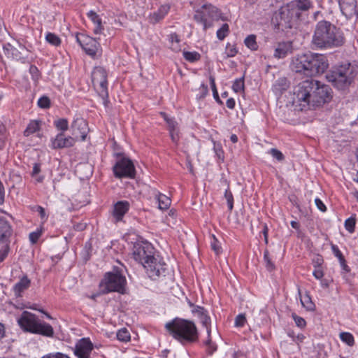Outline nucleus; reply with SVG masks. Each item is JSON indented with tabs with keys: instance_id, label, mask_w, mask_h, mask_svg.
<instances>
[{
	"instance_id": "nucleus-1",
	"label": "nucleus",
	"mask_w": 358,
	"mask_h": 358,
	"mask_svg": "<svg viewBox=\"0 0 358 358\" xmlns=\"http://www.w3.org/2000/svg\"><path fill=\"white\" fill-rule=\"evenodd\" d=\"M331 97V89L328 85L314 79H307L294 87L292 102L303 110L310 106H321L330 101Z\"/></svg>"
},
{
	"instance_id": "nucleus-2",
	"label": "nucleus",
	"mask_w": 358,
	"mask_h": 358,
	"mask_svg": "<svg viewBox=\"0 0 358 358\" xmlns=\"http://www.w3.org/2000/svg\"><path fill=\"white\" fill-rule=\"evenodd\" d=\"M345 38L341 29L327 20L319 21L315 26L312 44L319 49H334L342 47Z\"/></svg>"
},
{
	"instance_id": "nucleus-3",
	"label": "nucleus",
	"mask_w": 358,
	"mask_h": 358,
	"mask_svg": "<svg viewBox=\"0 0 358 358\" xmlns=\"http://www.w3.org/2000/svg\"><path fill=\"white\" fill-rule=\"evenodd\" d=\"M329 63L325 55L312 52L299 54L294 57L291 68L296 73L307 76H315L323 73L328 68Z\"/></svg>"
},
{
	"instance_id": "nucleus-4",
	"label": "nucleus",
	"mask_w": 358,
	"mask_h": 358,
	"mask_svg": "<svg viewBox=\"0 0 358 358\" xmlns=\"http://www.w3.org/2000/svg\"><path fill=\"white\" fill-rule=\"evenodd\" d=\"M357 76L358 64L355 62H344L331 66L325 78L334 87L345 90L355 82Z\"/></svg>"
},
{
	"instance_id": "nucleus-5",
	"label": "nucleus",
	"mask_w": 358,
	"mask_h": 358,
	"mask_svg": "<svg viewBox=\"0 0 358 358\" xmlns=\"http://www.w3.org/2000/svg\"><path fill=\"white\" fill-rule=\"evenodd\" d=\"M165 329L170 336L182 345L194 343L199 341V330L192 320L175 317L166 323Z\"/></svg>"
},
{
	"instance_id": "nucleus-6",
	"label": "nucleus",
	"mask_w": 358,
	"mask_h": 358,
	"mask_svg": "<svg viewBox=\"0 0 358 358\" xmlns=\"http://www.w3.org/2000/svg\"><path fill=\"white\" fill-rule=\"evenodd\" d=\"M127 280L118 269L107 272L101 280L99 285L98 295H103L110 292L124 294Z\"/></svg>"
},
{
	"instance_id": "nucleus-7",
	"label": "nucleus",
	"mask_w": 358,
	"mask_h": 358,
	"mask_svg": "<svg viewBox=\"0 0 358 358\" xmlns=\"http://www.w3.org/2000/svg\"><path fill=\"white\" fill-rule=\"evenodd\" d=\"M92 82L93 87L103 99V103L108 106V92L106 71L101 66L95 67L92 73Z\"/></svg>"
},
{
	"instance_id": "nucleus-8",
	"label": "nucleus",
	"mask_w": 358,
	"mask_h": 358,
	"mask_svg": "<svg viewBox=\"0 0 358 358\" xmlns=\"http://www.w3.org/2000/svg\"><path fill=\"white\" fill-rule=\"evenodd\" d=\"M134 259L141 263L143 266L148 264L156 255L155 248L151 243L148 241H140L134 243L132 249Z\"/></svg>"
},
{
	"instance_id": "nucleus-9",
	"label": "nucleus",
	"mask_w": 358,
	"mask_h": 358,
	"mask_svg": "<svg viewBox=\"0 0 358 358\" xmlns=\"http://www.w3.org/2000/svg\"><path fill=\"white\" fill-rule=\"evenodd\" d=\"M120 157L113 167V173L117 178H134L136 169L132 161L122 154H117Z\"/></svg>"
},
{
	"instance_id": "nucleus-10",
	"label": "nucleus",
	"mask_w": 358,
	"mask_h": 358,
	"mask_svg": "<svg viewBox=\"0 0 358 358\" xmlns=\"http://www.w3.org/2000/svg\"><path fill=\"white\" fill-rule=\"evenodd\" d=\"M144 268L146 271L149 278L156 280L160 277H165L169 273V269L166 264L159 255L152 257L148 264H144Z\"/></svg>"
},
{
	"instance_id": "nucleus-11",
	"label": "nucleus",
	"mask_w": 358,
	"mask_h": 358,
	"mask_svg": "<svg viewBox=\"0 0 358 358\" xmlns=\"http://www.w3.org/2000/svg\"><path fill=\"white\" fill-rule=\"evenodd\" d=\"M76 41L81 46L83 50L88 55L94 57L101 46L96 38L84 34H78L76 35Z\"/></svg>"
},
{
	"instance_id": "nucleus-12",
	"label": "nucleus",
	"mask_w": 358,
	"mask_h": 358,
	"mask_svg": "<svg viewBox=\"0 0 358 358\" xmlns=\"http://www.w3.org/2000/svg\"><path fill=\"white\" fill-rule=\"evenodd\" d=\"M94 345L89 338H83L76 343L73 352L78 358H90Z\"/></svg>"
},
{
	"instance_id": "nucleus-13",
	"label": "nucleus",
	"mask_w": 358,
	"mask_h": 358,
	"mask_svg": "<svg viewBox=\"0 0 358 358\" xmlns=\"http://www.w3.org/2000/svg\"><path fill=\"white\" fill-rule=\"evenodd\" d=\"M71 128L72 130V137L76 138L77 142L78 140L84 141L87 137L89 128L87 122L81 117L75 119L71 123Z\"/></svg>"
},
{
	"instance_id": "nucleus-14",
	"label": "nucleus",
	"mask_w": 358,
	"mask_h": 358,
	"mask_svg": "<svg viewBox=\"0 0 358 358\" xmlns=\"http://www.w3.org/2000/svg\"><path fill=\"white\" fill-rule=\"evenodd\" d=\"M272 20L273 23H275L277 28L281 30L291 29L294 24L289 15V12L285 10L284 6L275 13Z\"/></svg>"
},
{
	"instance_id": "nucleus-15",
	"label": "nucleus",
	"mask_w": 358,
	"mask_h": 358,
	"mask_svg": "<svg viewBox=\"0 0 358 358\" xmlns=\"http://www.w3.org/2000/svg\"><path fill=\"white\" fill-rule=\"evenodd\" d=\"M38 320L37 317L28 311H24L17 320L18 324L24 331L34 333Z\"/></svg>"
},
{
	"instance_id": "nucleus-16",
	"label": "nucleus",
	"mask_w": 358,
	"mask_h": 358,
	"mask_svg": "<svg viewBox=\"0 0 358 358\" xmlns=\"http://www.w3.org/2000/svg\"><path fill=\"white\" fill-rule=\"evenodd\" d=\"M52 148L63 149L73 147L76 143V138L71 136H66L64 133H59L51 140Z\"/></svg>"
},
{
	"instance_id": "nucleus-17",
	"label": "nucleus",
	"mask_w": 358,
	"mask_h": 358,
	"mask_svg": "<svg viewBox=\"0 0 358 358\" xmlns=\"http://www.w3.org/2000/svg\"><path fill=\"white\" fill-rule=\"evenodd\" d=\"M338 2L341 10L347 19H351L358 13L356 0H339Z\"/></svg>"
},
{
	"instance_id": "nucleus-18",
	"label": "nucleus",
	"mask_w": 358,
	"mask_h": 358,
	"mask_svg": "<svg viewBox=\"0 0 358 358\" xmlns=\"http://www.w3.org/2000/svg\"><path fill=\"white\" fill-rule=\"evenodd\" d=\"M292 51V42L291 41H282L279 42L276 48L273 56L278 59L285 58L288 54Z\"/></svg>"
},
{
	"instance_id": "nucleus-19",
	"label": "nucleus",
	"mask_w": 358,
	"mask_h": 358,
	"mask_svg": "<svg viewBox=\"0 0 358 358\" xmlns=\"http://www.w3.org/2000/svg\"><path fill=\"white\" fill-rule=\"evenodd\" d=\"M130 204L127 201H117L114 205L113 216L116 218L117 221L122 219L123 216L127 213L129 209Z\"/></svg>"
},
{
	"instance_id": "nucleus-20",
	"label": "nucleus",
	"mask_w": 358,
	"mask_h": 358,
	"mask_svg": "<svg viewBox=\"0 0 358 358\" xmlns=\"http://www.w3.org/2000/svg\"><path fill=\"white\" fill-rule=\"evenodd\" d=\"M11 227L3 217H0V243H6L11 235Z\"/></svg>"
},
{
	"instance_id": "nucleus-21",
	"label": "nucleus",
	"mask_w": 358,
	"mask_h": 358,
	"mask_svg": "<svg viewBox=\"0 0 358 358\" xmlns=\"http://www.w3.org/2000/svg\"><path fill=\"white\" fill-rule=\"evenodd\" d=\"M31 285V280L27 275H24L20 278V281L17 282L13 288L14 294L16 297H21L22 292L27 290Z\"/></svg>"
},
{
	"instance_id": "nucleus-22",
	"label": "nucleus",
	"mask_w": 358,
	"mask_h": 358,
	"mask_svg": "<svg viewBox=\"0 0 358 358\" xmlns=\"http://www.w3.org/2000/svg\"><path fill=\"white\" fill-rule=\"evenodd\" d=\"M289 81L285 77H282L276 80L273 85V92L277 96H280L289 87Z\"/></svg>"
},
{
	"instance_id": "nucleus-23",
	"label": "nucleus",
	"mask_w": 358,
	"mask_h": 358,
	"mask_svg": "<svg viewBox=\"0 0 358 358\" xmlns=\"http://www.w3.org/2000/svg\"><path fill=\"white\" fill-rule=\"evenodd\" d=\"M33 334H41L47 337H52L54 335V330L50 324L38 321Z\"/></svg>"
},
{
	"instance_id": "nucleus-24",
	"label": "nucleus",
	"mask_w": 358,
	"mask_h": 358,
	"mask_svg": "<svg viewBox=\"0 0 358 358\" xmlns=\"http://www.w3.org/2000/svg\"><path fill=\"white\" fill-rule=\"evenodd\" d=\"M192 313L197 315L203 326H206L208 323H210V317L208 315V311L203 307H194V309L192 310Z\"/></svg>"
},
{
	"instance_id": "nucleus-25",
	"label": "nucleus",
	"mask_w": 358,
	"mask_h": 358,
	"mask_svg": "<svg viewBox=\"0 0 358 358\" xmlns=\"http://www.w3.org/2000/svg\"><path fill=\"white\" fill-rule=\"evenodd\" d=\"M3 52L8 58L15 60H19L22 58L20 52L10 43L3 45Z\"/></svg>"
},
{
	"instance_id": "nucleus-26",
	"label": "nucleus",
	"mask_w": 358,
	"mask_h": 358,
	"mask_svg": "<svg viewBox=\"0 0 358 358\" xmlns=\"http://www.w3.org/2000/svg\"><path fill=\"white\" fill-rule=\"evenodd\" d=\"M291 3L294 4L293 6L301 13L308 11L313 6L310 0H294L291 1Z\"/></svg>"
},
{
	"instance_id": "nucleus-27",
	"label": "nucleus",
	"mask_w": 358,
	"mask_h": 358,
	"mask_svg": "<svg viewBox=\"0 0 358 358\" xmlns=\"http://www.w3.org/2000/svg\"><path fill=\"white\" fill-rule=\"evenodd\" d=\"M155 197L157 199L159 209L166 210L171 206V200L165 194L158 192L156 194Z\"/></svg>"
},
{
	"instance_id": "nucleus-28",
	"label": "nucleus",
	"mask_w": 358,
	"mask_h": 358,
	"mask_svg": "<svg viewBox=\"0 0 358 358\" xmlns=\"http://www.w3.org/2000/svg\"><path fill=\"white\" fill-rule=\"evenodd\" d=\"M294 4L291 2L287 3L285 7V10L289 12V15L290 16L291 20H292L293 23L297 22L298 20H301V13L299 12L296 7L293 6Z\"/></svg>"
},
{
	"instance_id": "nucleus-29",
	"label": "nucleus",
	"mask_w": 358,
	"mask_h": 358,
	"mask_svg": "<svg viewBox=\"0 0 358 358\" xmlns=\"http://www.w3.org/2000/svg\"><path fill=\"white\" fill-rule=\"evenodd\" d=\"M169 8L166 6H162L160 8L152 13L150 16L151 20L153 23H156L162 20L164 15L168 13Z\"/></svg>"
},
{
	"instance_id": "nucleus-30",
	"label": "nucleus",
	"mask_w": 358,
	"mask_h": 358,
	"mask_svg": "<svg viewBox=\"0 0 358 358\" xmlns=\"http://www.w3.org/2000/svg\"><path fill=\"white\" fill-rule=\"evenodd\" d=\"M201 8L208 10V15L213 19L217 20L220 16V11L219 10V9L211 4H203L201 6Z\"/></svg>"
},
{
	"instance_id": "nucleus-31",
	"label": "nucleus",
	"mask_w": 358,
	"mask_h": 358,
	"mask_svg": "<svg viewBox=\"0 0 358 358\" xmlns=\"http://www.w3.org/2000/svg\"><path fill=\"white\" fill-rule=\"evenodd\" d=\"M194 20L196 22L202 24L204 30H206L211 26V24L208 23L204 13L201 11L197 10L196 12V14L194 15Z\"/></svg>"
},
{
	"instance_id": "nucleus-32",
	"label": "nucleus",
	"mask_w": 358,
	"mask_h": 358,
	"mask_svg": "<svg viewBox=\"0 0 358 358\" xmlns=\"http://www.w3.org/2000/svg\"><path fill=\"white\" fill-rule=\"evenodd\" d=\"M301 303L303 307H304L307 310L313 311L315 308V306L312 301L308 294H306L301 299Z\"/></svg>"
},
{
	"instance_id": "nucleus-33",
	"label": "nucleus",
	"mask_w": 358,
	"mask_h": 358,
	"mask_svg": "<svg viewBox=\"0 0 358 358\" xmlns=\"http://www.w3.org/2000/svg\"><path fill=\"white\" fill-rule=\"evenodd\" d=\"M54 126L60 133H64L69 129V122L66 118H59L54 121Z\"/></svg>"
},
{
	"instance_id": "nucleus-34",
	"label": "nucleus",
	"mask_w": 358,
	"mask_h": 358,
	"mask_svg": "<svg viewBox=\"0 0 358 358\" xmlns=\"http://www.w3.org/2000/svg\"><path fill=\"white\" fill-rule=\"evenodd\" d=\"M40 128V122L38 120L31 121L25 129L24 134V136H29V135L35 133Z\"/></svg>"
},
{
	"instance_id": "nucleus-35",
	"label": "nucleus",
	"mask_w": 358,
	"mask_h": 358,
	"mask_svg": "<svg viewBox=\"0 0 358 358\" xmlns=\"http://www.w3.org/2000/svg\"><path fill=\"white\" fill-rule=\"evenodd\" d=\"M45 40L48 43L55 47L59 46L62 42L60 38L57 35L51 32L47 33Z\"/></svg>"
},
{
	"instance_id": "nucleus-36",
	"label": "nucleus",
	"mask_w": 358,
	"mask_h": 358,
	"mask_svg": "<svg viewBox=\"0 0 358 358\" xmlns=\"http://www.w3.org/2000/svg\"><path fill=\"white\" fill-rule=\"evenodd\" d=\"M245 45L251 50H257L258 45L256 41V36L251 34L247 36L244 41Z\"/></svg>"
},
{
	"instance_id": "nucleus-37",
	"label": "nucleus",
	"mask_w": 358,
	"mask_h": 358,
	"mask_svg": "<svg viewBox=\"0 0 358 358\" xmlns=\"http://www.w3.org/2000/svg\"><path fill=\"white\" fill-rule=\"evenodd\" d=\"M184 58L189 62H194L196 61H199L201 58V55L197 52H189V51H184L182 52Z\"/></svg>"
},
{
	"instance_id": "nucleus-38",
	"label": "nucleus",
	"mask_w": 358,
	"mask_h": 358,
	"mask_svg": "<svg viewBox=\"0 0 358 358\" xmlns=\"http://www.w3.org/2000/svg\"><path fill=\"white\" fill-rule=\"evenodd\" d=\"M224 182L227 183V185L229 186V183L227 180H224ZM224 197L227 201V206L229 208V211H231L234 208V196L231 193V192L229 189V187L225 190L224 192Z\"/></svg>"
},
{
	"instance_id": "nucleus-39",
	"label": "nucleus",
	"mask_w": 358,
	"mask_h": 358,
	"mask_svg": "<svg viewBox=\"0 0 358 358\" xmlns=\"http://www.w3.org/2000/svg\"><path fill=\"white\" fill-rule=\"evenodd\" d=\"M264 261L265 262V266L268 271H272L275 268L273 262L269 257L268 250H265L264 252Z\"/></svg>"
},
{
	"instance_id": "nucleus-40",
	"label": "nucleus",
	"mask_w": 358,
	"mask_h": 358,
	"mask_svg": "<svg viewBox=\"0 0 358 358\" xmlns=\"http://www.w3.org/2000/svg\"><path fill=\"white\" fill-rule=\"evenodd\" d=\"M229 32V27L228 24L224 23L222 26L217 31V37L220 40H224V38L228 35Z\"/></svg>"
},
{
	"instance_id": "nucleus-41",
	"label": "nucleus",
	"mask_w": 358,
	"mask_h": 358,
	"mask_svg": "<svg viewBox=\"0 0 358 358\" xmlns=\"http://www.w3.org/2000/svg\"><path fill=\"white\" fill-rule=\"evenodd\" d=\"M340 338L344 343H345L349 346H352L355 343V340L353 336L348 332H342L340 334Z\"/></svg>"
},
{
	"instance_id": "nucleus-42",
	"label": "nucleus",
	"mask_w": 358,
	"mask_h": 358,
	"mask_svg": "<svg viewBox=\"0 0 358 358\" xmlns=\"http://www.w3.org/2000/svg\"><path fill=\"white\" fill-rule=\"evenodd\" d=\"M117 338L120 341L127 342L130 340V334L126 328H122L117 331Z\"/></svg>"
},
{
	"instance_id": "nucleus-43",
	"label": "nucleus",
	"mask_w": 358,
	"mask_h": 358,
	"mask_svg": "<svg viewBox=\"0 0 358 358\" xmlns=\"http://www.w3.org/2000/svg\"><path fill=\"white\" fill-rule=\"evenodd\" d=\"M209 80H210V87H211L212 91H213V94L214 99L216 100L217 102L222 104V102L220 99V96H219L217 88H216L215 78L213 76H210L209 77Z\"/></svg>"
},
{
	"instance_id": "nucleus-44",
	"label": "nucleus",
	"mask_w": 358,
	"mask_h": 358,
	"mask_svg": "<svg viewBox=\"0 0 358 358\" xmlns=\"http://www.w3.org/2000/svg\"><path fill=\"white\" fill-rule=\"evenodd\" d=\"M244 78L236 79L232 85V89L235 92H240L244 90Z\"/></svg>"
},
{
	"instance_id": "nucleus-45",
	"label": "nucleus",
	"mask_w": 358,
	"mask_h": 358,
	"mask_svg": "<svg viewBox=\"0 0 358 358\" xmlns=\"http://www.w3.org/2000/svg\"><path fill=\"white\" fill-rule=\"evenodd\" d=\"M355 219L353 217H350L345 221V227L346 230L350 233H353L355 231Z\"/></svg>"
},
{
	"instance_id": "nucleus-46",
	"label": "nucleus",
	"mask_w": 358,
	"mask_h": 358,
	"mask_svg": "<svg viewBox=\"0 0 358 358\" xmlns=\"http://www.w3.org/2000/svg\"><path fill=\"white\" fill-rule=\"evenodd\" d=\"M6 129L4 125L0 124V150H2L5 145L6 139Z\"/></svg>"
},
{
	"instance_id": "nucleus-47",
	"label": "nucleus",
	"mask_w": 358,
	"mask_h": 358,
	"mask_svg": "<svg viewBox=\"0 0 358 358\" xmlns=\"http://www.w3.org/2000/svg\"><path fill=\"white\" fill-rule=\"evenodd\" d=\"M268 152L273 158L276 159L279 162H282L285 159L284 155L276 148H271Z\"/></svg>"
},
{
	"instance_id": "nucleus-48",
	"label": "nucleus",
	"mask_w": 358,
	"mask_h": 358,
	"mask_svg": "<svg viewBox=\"0 0 358 358\" xmlns=\"http://www.w3.org/2000/svg\"><path fill=\"white\" fill-rule=\"evenodd\" d=\"M38 106L41 108H48L50 106V100L48 96H42L38 101Z\"/></svg>"
},
{
	"instance_id": "nucleus-49",
	"label": "nucleus",
	"mask_w": 358,
	"mask_h": 358,
	"mask_svg": "<svg viewBox=\"0 0 358 358\" xmlns=\"http://www.w3.org/2000/svg\"><path fill=\"white\" fill-rule=\"evenodd\" d=\"M292 317L297 327L304 328L306 326V322L303 317L298 316L295 313H292Z\"/></svg>"
},
{
	"instance_id": "nucleus-50",
	"label": "nucleus",
	"mask_w": 358,
	"mask_h": 358,
	"mask_svg": "<svg viewBox=\"0 0 358 358\" xmlns=\"http://www.w3.org/2000/svg\"><path fill=\"white\" fill-rule=\"evenodd\" d=\"M225 52L227 54V57H234L238 52L235 45H231L230 43H227L226 46Z\"/></svg>"
},
{
	"instance_id": "nucleus-51",
	"label": "nucleus",
	"mask_w": 358,
	"mask_h": 358,
	"mask_svg": "<svg viewBox=\"0 0 358 358\" xmlns=\"http://www.w3.org/2000/svg\"><path fill=\"white\" fill-rule=\"evenodd\" d=\"M246 322V318L245 315L239 314L236 317L235 319V326L238 327H242L244 326Z\"/></svg>"
},
{
	"instance_id": "nucleus-52",
	"label": "nucleus",
	"mask_w": 358,
	"mask_h": 358,
	"mask_svg": "<svg viewBox=\"0 0 358 358\" xmlns=\"http://www.w3.org/2000/svg\"><path fill=\"white\" fill-rule=\"evenodd\" d=\"M29 73L34 80H38L40 77V73L38 68L34 65H31L29 67Z\"/></svg>"
},
{
	"instance_id": "nucleus-53",
	"label": "nucleus",
	"mask_w": 358,
	"mask_h": 358,
	"mask_svg": "<svg viewBox=\"0 0 358 358\" xmlns=\"http://www.w3.org/2000/svg\"><path fill=\"white\" fill-rule=\"evenodd\" d=\"M41 236V231H33L29 234V241L31 243H36Z\"/></svg>"
},
{
	"instance_id": "nucleus-54",
	"label": "nucleus",
	"mask_w": 358,
	"mask_h": 358,
	"mask_svg": "<svg viewBox=\"0 0 358 358\" xmlns=\"http://www.w3.org/2000/svg\"><path fill=\"white\" fill-rule=\"evenodd\" d=\"M211 248L216 255H219L222 252L221 247L218 245V241L213 236V241L211 243Z\"/></svg>"
},
{
	"instance_id": "nucleus-55",
	"label": "nucleus",
	"mask_w": 358,
	"mask_h": 358,
	"mask_svg": "<svg viewBox=\"0 0 358 358\" xmlns=\"http://www.w3.org/2000/svg\"><path fill=\"white\" fill-rule=\"evenodd\" d=\"M42 358H70L68 355L62 352L50 353L43 356Z\"/></svg>"
},
{
	"instance_id": "nucleus-56",
	"label": "nucleus",
	"mask_w": 358,
	"mask_h": 358,
	"mask_svg": "<svg viewBox=\"0 0 358 358\" xmlns=\"http://www.w3.org/2000/svg\"><path fill=\"white\" fill-rule=\"evenodd\" d=\"M199 91H200V94L199 95V99L204 98L208 92V86L206 84L202 83L200 86Z\"/></svg>"
},
{
	"instance_id": "nucleus-57",
	"label": "nucleus",
	"mask_w": 358,
	"mask_h": 358,
	"mask_svg": "<svg viewBox=\"0 0 358 358\" xmlns=\"http://www.w3.org/2000/svg\"><path fill=\"white\" fill-rule=\"evenodd\" d=\"M331 249H332V251H333L334 255L336 257H338V259L339 260H343V261L344 256L343 255L342 252L340 251V250L338 248V246L336 245H331Z\"/></svg>"
},
{
	"instance_id": "nucleus-58",
	"label": "nucleus",
	"mask_w": 358,
	"mask_h": 358,
	"mask_svg": "<svg viewBox=\"0 0 358 358\" xmlns=\"http://www.w3.org/2000/svg\"><path fill=\"white\" fill-rule=\"evenodd\" d=\"M87 16L94 22V24L97 22H99V21H100L101 20L99 17V15H97L96 13H95L93 10H90L87 13Z\"/></svg>"
},
{
	"instance_id": "nucleus-59",
	"label": "nucleus",
	"mask_w": 358,
	"mask_h": 358,
	"mask_svg": "<svg viewBox=\"0 0 358 358\" xmlns=\"http://www.w3.org/2000/svg\"><path fill=\"white\" fill-rule=\"evenodd\" d=\"M95 27L94 29V33L95 34H99L102 33L103 30V27L102 25L101 20L96 23H94Z\"/></svg>"
},
{
	"instance_id": "nucleus-60",
	"label": "nucleus",
	"mask_w": 358,
	"mask_h": 358,
	"mask_svg": "<svg viewBox=\"0 0 358 358\" xmlns=\"http://www.w3.org/2000/svg\"><path fill=\"white\" fill-rule=\"evenodd\" d=\"M9 250V247L6 244L3 250H0V262L3 261V259L6 257L8 255Z\"/></svg>"
},
{
	"instance_id": "nucleus-61",
	"label": "nucleus",
	"mask_w": 358,
	"mask_h": 358,
	"mask_svg": "<svg viewBox=\"0 0 358 358\" xmlns=\"http://www.w3.org/2000/svg\"><path fill=\"white\" fill-rule=\"evenodd\" d=\"M315 205L317 206V208L320 210L322 212H325L327 210V208L325 205L323 203V202L318 198H316L315 199Z\"/></svg>"
},
{
	"instance_id": "nucleus-62",
	"label": "nucleus",
	"mask_w": 358,
	"mask_h": 358,
	"mask_svg": "<svg viewBox=\"0 0 358 358\" xmlns=\"http://www.w3.org/2000/svg\"><path fill=\"white\" fill-rule=\"evenodd\" d=\"M36 210L39 213V215L42 220H46L47 216L45 209L41 206H36L35 207Z\"/></svg>"
},
{
	"instance_id": "nucleus-63",
	"label": "nucleus",
	"mask_w": 358,
	"mask_h": 358,
	"mask_svg": "<svg viewBox=\"0 0 358 358\" xmlns=\"http://www.w3.org/2000/svg\"><path fill=\"white\" fill-rule=\"evenodd\" d=\"M169 133H170V136H171V140L173 141V142L177 143L178 139H179V136H178V133L177 129H173V130H170Z\"/></svg>"
},
{
	"instance_id": "nucleus-64",
	"label": "nucleus",
	"mask_w": 358,
	"mask_h": 358,
	"mask_svg": "<svg viewBox=\"0 0 358 358\" xmlns=\"http://www.w3.org/2000/svg\"><path fill=\"white\" fill-rule=\"evenodd\" d=\"M313 274L317 279H321L324 276V273L320 268H315Z\"/></svg>"
}]
</instances>
